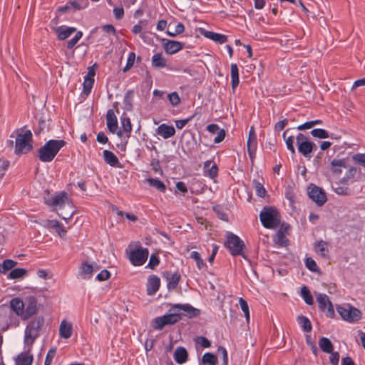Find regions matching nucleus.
<instances>
[{
  "label": "nucleus",
  "mask_w": 365,
  "mask_h": 365,
  "mask_svg": "<svg viewBox=\"0 0 365 365\" xmlns=\"http://www.w3.org/2000/svg\"><path fill=\"white\" fill-rule=\"evenodd\" d=\"M201 362L204 365H216L217 357L212 353L206 352L202 357Z\"/></svg>",
  "instance_id": "38"
},
{
  "label": "nucleus",
  "mask_w": 365,
  "mask_h": 365,
  "mask_svg": "<svg viewBox=\"0 0 365 365\" xmlns=\"http://www.w3.org/2000/svg\"><path fill=\"white\" fill-rule=\"evenodd\" d=\"M88 5V0H69L67 4L58 8V11L66 12L72 8L74 11H80L86 9Z\"/></svg>",
  "instance_id": "14"
},
{
  "label": "nucleus",
  "mask_w": 365,
  "mask_h": 365,
  "mask_svg": "<svg viewBox=\"0 0 365 365\" xmlns=\"http://www.w3.org/2000/svg\"><path fill=\"white\" fill-rule=\"evenodd\" d=\"M292 128H287L283 133L282 137L285 141L287 148L290 151L292 155L296 153L295 148H294V140H296V136L294 135H288L289 132Z\"/></svg>",
  "instance_id": "25"
},
{
  "label": "nucleus",
  "mask_w": 365,
  "mask_h": 365,
  "mask_svg": "<svg viewBox=\"0 0 365 365\" xmlns=\"http://www.w3.org/2000/svg\"><path fill=\"white\" fill-rule=\"evenodd\" d=\"M156 132L157 134L162 136L163 138L168 139L175 135V130L173 125L163 123L158 127Z\"/></svg>",
  "instance_id": "20"
},
{
  "label": "nucleus",
  "mask_w": 365,
  "mask_h": 365,
  "mask_svg": "<svg viewBox=\"0 0 365 365\" xmlns=\"http://www.w3.org/2000/svg\"><path fill=\"white\" fill-rule=\"evenodd\" d=\"M287 123H288V120L286 118L283 119L282 120L278 121L274 125L275 130L280 131V130H283L285 128V126L287 125Z\"/></svg>",
  "instance_id": "64"
},
{
  "label": "nucleus",
  "mask_w": 365,
  "mask_h": 365,
  "mask_svg": "<svg viewBox=\"0 0 365 365\" xmlns=\"http://www.w3.org/2000/svg\"><path fill=\"white\" fill-rule=\"evenodd\" d=\"M193 115L190 116V118H185V119H181V120H175V125L178 129H182L185 125L192 119Z\"/></svg>",
  "instance_id": "59"
},
{
  "label": "nucleus",
  "mask_w": 365,
  "mask_h": 365,
  "mask_svg": "<svg viewBox=\"0 0 365 365\" xmlns=\"http://www.w3.org/2000/svg\"><path fill=\"white\" fill-rule=\"evenodd\" d=\"M93 272V266L87 262H84L81 267V274L83 275V279H88L91 277Z\"/></svg>",
  "instance_id": "42"
},
{
  "label": "nucleus",
  "mask_w": 365,
  "mask_h": 365,
  "mask_svg": "<svg viewBox=\"0 0 365 365\" xmlns=\"http://www.w3.org/2000/svg\"><path fill=\"white\" fill-rule=\"evenodd\" d=\"M72 324L66 320L61 322L59 327V334L63 339H68L72 335Z\"/></svg>",
  "instance_id": "27"
},
{
  "label": "nucleus",
  "mask_w": 365,
  "mask_h": 365,
  "mask_svg": "<svg viewBox=\"0 0 365 365\" xmlns=\"http://www.w3.org/2000/svg\"><path fill=\"white\" fill-rule=\"evenodd\" d=\"M297 321L304 332H310L312 329V325L308 317L300 315L297 318Z\"/></svg>",
  "instance_id": "33"
},
{
  "label": "nucleus",
  "mask_w": 365,
  "mask_h": 365,
  "mask_svg": "<svg viewBox=\"0 0 365 365\" xmlns=\"http://www.w3.org/2000/svg\"><path fill=\"white\" fill-rule=\"evenodd\" d=\"M231 79H232V88L235 90L239 85V69L236 63H232L230 68Z\"/></svg>",
  "instance_id": "32"
},
{
  "label": "nucleus",
  "mask_w": 365,
  "mask_h": 365,
  "mask_svg": "<svg viewBox=\"0 0 365 365\" xmlns=\"http://www.w3.org/2000/svg\"><path fill=\"white\" fill-rule=\"evenodd\" d=\"M276 237L277 244H278L280 246H286L287 245L288 240L286 238L285 235L282 233V231H277Z\"/></svg>",
  "instance_id": "52"
},
{
  "label": "nucleus",
  "mask_w": 365,
  "mask_h": 365,
  "mask_svg": "<svg viewBox=\"0 0 365 365\" xmlns=\"http://www.w3.org/2000/svg\"><path fill=\"white\" fill-rule=\"evenodd\" d=\"M336 310L341 317L349 322H356L361 319V312L350 304L338 306Z\"/></svg>",
  "instance_id": "8"
},
{
  "label": "nucleus",
  "mask_w": 365,
  "mask_h": 365,
  "mask_svg": "<svg viewBox=\"0 0 365 365\" xmlns=\"http://www.w3.org/2000/svg\"><path fill=\"white\" fill-rule=\"evenodd\" d=\"M313 137L324 139L329 137V133L327 130L322 128H315L311 131Z\"/></svg>",
  "instance_id": "46"
},
{
  "label": "nucleus",
  "mask_w": 365,
  "mask_h": 365,
  "mask_svg": "<svg viewBox=\"0 0 365 365\" xmlns=\"http://www.w3.org/2000/svg\"><path fill=\"white\" fill-rule=\"evenodd\" d=\"M314 250L317 253L319 254L322 257L326 258L328 256L329 249L328 243L324 240H320L314 243Z\"/></svg>",
  "instance_id": "29"
},
{
  "label": "nucleus",
  "mask_w": 365,
  "mask_h": 365,
  "mask_svg": "<svg viewBox=\"0 0 365 365\" xmlns=\"http://www.w3.org/2000/svg\"><path fill=\"white\" fill-rule=\"evenodd\" d=\"M163 276L168 282L167 288L169 291H172L177 287L181 278L180 274L178 272L171 273L166 271L163 273Z\"/></svg>",
  "instance_id": "15"
},
{
  "label": "nucleus",
  "mask_w": 365,
  "mask_h": 365,
  "mask_svg": "<svg viewBox=\"0 0 365 365\" xmlns=\"http://www.w3.org/2000/svg\"><path fill=\"white\" fill-rule=\"evenodd\" d=\"M213 210L216 212L220 219L225 221L227 220V215L221 210V208L219 206L214 207Z\"/></svg>",
  "instance_id": "63"
},
{
  "label": "nucleus",
  "mask_w": 365,
  "mask_h": 365,
  "mask_svg": "<svg viewBox=\"0 0 365 365\" xmlns=\"http://www.w3.org/2000/svg\"><path fill=\"white\" fill-rule=\"evenodd\" d=\"M204 36L212 40L213 41L222 44L227 41V36L221 34H217L213 31H206Z\"/></svg>",
  "instance_id": "30"
},
{
  "label": "nucleus",
  "mask_w": 365,
  "mask_h": 365,
  "mask_svg": "<svg viewBox=\"0 0 365 365\" xmlns=\"http://www.w3.org/2000/svg\"><path fill=\"white\" fill-rule=\"evenodd\" d=\"M331 355L329 356V362L331 365H338L339 361L340 355L339 352H334L332 351L331 353H329Z\"/></svg>",
  "instance_id": "56"
},
{
  "label": "nucleus",
  "mask_w": 365,
  "mask_h": 365,
  "mask_svg": "<svg viewBox=\"0 0 365 365\" xmlns=\"http://www.w3.org/2000/svg\"><path fill=\"white\" fill-rule=\"evenodd\" d=\"M356 173L357 169L355 167H350L341 180V182L344 184L354 182Z\"/></svg>",
  "instance_id": "37"
},
{
  "label": "nucleus",
  "mask_w": 365,
  "mask_h": 365,
  "mask_svg": "<svg viewBox=\"0 0 365 365\" xmlns=\"http://www.w3.org/2000/svg\"><path fill=\"white\" fill-rule=\"evenodd\" d=\"M346 168L345 159H334L331 162V170L334 174H341L342 173V168Z\"/></svg>",
  "instance_id": "28"
},
{
  "label": "nucleus",
  "mask_w": 365,
  "mask_h": 365,
  "mask_svg": "<svg viewBox=\"0 0 365 365\" xmlns=\"http://www.w3.org/2000/svg\"><path fill=\"white\" fill-rule=\"evenodd\" d=\"M135 59V53L134 52L129 53L128 57L127 59V62H126V65L124 67V68L123 69V72H126L133 66Z\"/></svg>",
  "instance_id": "54"
},
{
  "label": "nucleus",
  "mask_w": 365,
  "mask_h": 365,
  "mask_svg": "<svg viewBox=\"0 0 365 365\" xmlns=\"http://www.w3.org/2000/svg\"><path fill=\"white\" fill-rule=\"evenodd\" d=\"M32 141V133L30 130L24 133H18L15 140V154L21 155L29 153L33 148Z\"/></svg>",
  "instance_id": "4"
},
{
  "label": "nucleus",
  "mask_w": 365,
  "mask_h": 365,
  "mask_svg": "<svg viewBox=\"0 0 365 365\" xmlns=\"http://www.w3.org/2000/svg\"><path fill=\"white\" fill-rule=\"evenodd\" d=\"M103 156L105 162L109 165L120 168H122L118 158L113 152L105 150L103 152Z\"/></svg>",
  "instance_id": "22"
},
{
  "label": "nucleus",
  "mask_w": 365,
  "mask_h": 365,
  "mask_svg": "<svg viewBox=\"0 0 365 365\" xmlns=\"http://www.w3.org/2000/svg\"><path fill=\"white\" fill-rule=\"evenodd\" d=\"M151 64L155 68H163L168 66L167 59L161 53H158L153 56Z\"/></svg>",
  "instance_id": "24"
},
{
  "label": "nucleus",
  "mask_w": 365,
  "mask_h": 365,
  "mask_svg": "<svg viewBox=\"0 0 365 365\" xmlns=\"http://www.w3.org/2000/svg\"><path fill=\"white\" fill-rule=\"evenodd\" d=\"M301 296L307 304L312 305L314 304L313 297L307 286H303L301 288Z\"/></svg>",
  "instance_id": "39"
},
{
  "label": "nucleus",
  "mask_w": 365,
  "mask_h": 365,
  "mask_svg": "<svg viewBox=\"0 0 365 365\" xmlns=\"http://www.w3.org/2000/svg\"><path fill=\"white\" fill-rule=\"evenodd\" d=\"M34 358L32 355L21 353L16 359V365H31Z\"/></svg>",
  "instance_id": "35"
},
{
  "label": "nucleus",
  "mask_w": 365,
  "mask_h": 365,
  "mask_svg": "<svg viewBox=\"0 0 365 365\" xmlns=\"http://www.w3.org/2000/svg\"><path fill=\"white\" fill-rule=\"evenodd\" d=\"M17 264L16 261L12 259H5L0 264V273H6L7 271L11 269Z\"/></svg>",
  "instance_id": "41"
},
{
  "label": "nucleus",
  "mask_w": 365,
  "mask_h": 365,
  "mask_svg": "<svg viewBox=\"0 0 365 365\" xmlns=\"http://www.w3.org/2000/svg\"><path fill=\"white\" fill-rule=\"evenodd\" d=\"M175 310L185 312V315L189 318L198 317L200 314V309L193 307L190 304H175L173 305L172 308L170 309V312Z\"/></svg>",
  "instance_id": "13"
},
{
  "label": "nucleus",
  "mask_w": 365,
  "mask_h": 365,
  "mask_svg": "<svg viewBox=\"0 0 365 365\" xmlns=\"http://www.w3.org/2000/svg\"><path fill=\"white\" fill-rule=\"evenodd\" d=\"M27 273V270L24 268H16L13 269L9 274L8 277L10 279H19L25 276Z\"/></svg>",
  "instance_id": "43"
},
{
  "label": "nucleus",
  "mask_w": 365,
  "mask_h": 365,
  "mask_svg": "<svg viewBox=\"0 0 365 365\" xmlns=\"http://www.w3.org/2000/svg\"><path fill=\"white\" fill-rule=\"evenodd\" d=\"M174 359L180 364H184L187 361L188 354L185 348L178 346L174 352Z\"/></svg>",
  "instance_id": "26"
},
{
  "label": "nucleus",
  "mask_w": 365,
  "mask_h": 365,
  "mask_svg": "<svg viewBox=\"0 0 365 365\" xmlns=\"http://www.w3.org/2000/svg\"><path fill=\"white\" fill-rule=\"evenodd\" d=\"M93 84H94V79L84 78V81L83 83V93L85 95L88 96L91 92V89L93 88Z\"/></svg>",
  "instance_id": "45"
},
{
  "label": "nucleus",
  "mask_w": 365,
  "mask_h": 365,
  "mask_svg": "<svg viewBox=\"0 0 365 365\" xmlns=\"http://www.w3.org/2000/svg\"><path fill=\"white\" fill-rule=\"evenodd\" d=\"M218 352L221 353L222 355V364L223 365H227L228 364V356L227 350L223 346H219L218 347Z\"/></svg>",
  "instance_id": "61"
},
{
  "label": "nucleus",
  "mask_w": 365,
  "mask_h": 365,
  "mask_svg": "<svg viewBox=\"0 0 365 365\" xmlns=\"http://www.w3.org/2000/svg\"><path fill=\"white\" fill-rule=\"evenodd\" d=\"M322 120H314L307 121V122L299 125L297 128V129L299 130H304L312 128L314 125H318V124H322Z\"/></svg>",
  "instance_id": "48"
},
{
  "label": "nucleus",
  "mask_w": 365,
  "mask_h": 365,
  "mask_svg": "<svg viewBox=\"0 0 365 365\" xmlns=\"http://www.w3.org/2000/svg\"><path fill=\"white\" fill-rule=\"evenodd\" d=\"M305 264L307 269L313 272H319V269L316 262L311 257H307L305 260Z\"/></svg>",
  "instance_id": "49"
},
{
  "label": "nucleus",
  "mask_w": 365,
  "mask_h": 365,
  "mask_svg": "<svg viewBox=\"0 0 365 365\" xmlns=\"http://www.w3.org/2000/svg\"><path fill=\"white\" fill-rule=\"evenodd\" d=\"M106 123L108 130L115 133L118 128V120L112 109H109L106 114Z\"/></svg>",
  "instance_id": "21"
},
{
  "label": "nucleus",
  "mask_w": 365,
  "mask_h": 365,
  "mask_svg": "<svg viewBox=\"0 0 365 365\" xmlns=\"http://www.w3.org/2000/svg\"><path fill=\"white\" fill-rule=\"evenodd\" d=\"M76 31L74 27L58 26L55 29L58 36V39L63 41L68 38L73 33Z\"/></svg>",
  "instance_id": "23"
},
{
  "label": "nucleus",
  "mask_w": 365,
  "mask_h": 365,
  "mask_svg": "<svg viewBox=\"0 0 365 365\" xmlns=\"http://www.w3.org/2000/svg\"><path fill=\"white\" fill-rule=\"evenodd\" d=\"M307 194L309 197L319 207L324 205L327 200L324 190L314 184H310L307 187Z\"/></svg>",
  "instance_id": "9"
},
{
  "label": "nucleus",
  "mask_w": 365,
  "mask_h": 365,
  "mask_svg": "<svg viewBox=\"0 0 365 365\" xmlns=\"http://www.w3.org/2000/svg\"><path fill=\"white\" fill-rule=\"evenodd\" d=\"M259 219L265 228L275 229L280 224L281 215L274 207L265 206L260 212Z\"/></svg>",
  "instance_id": "3"
},
{
  "label": "nucleus",
  "mask_w": 365,
  "mask_h": 365,
  "mask_svg": "<svg viewBox=\"0 0 365 365\" xmlns=\"http://www.w3.org/2000/svg\"><path fill=\"white\" fill-rule=\"evenodd\" d=\"M146 181L149 184L150 186L155 187L156 190L161 192H165L166 190V185L165 183L158 180V178H148L146 179Z\"/></svg>",
  "instance_id": "36"
},
{
  "label": "nucleus",
  "mask_w": 365,
  "mask_h": 365,
  "mask_svg": "<svg viewBox=\"0 0 365 365\" xmlns=\"http://www.w3.org/2000/svg\"><path fill=\"white\" fill-rule=\"evenodd\" d=\"M65 145L63 140H49L38 149L37 158L41 162L50 163Z\"/></svg>",
  "instance_id": "1"
},
{
  "label": "nucleus",
  "mask_w": 365,
  "mask_h": 365,
  "mask_svg": "<svg viewBox=\"0 0 365 365\" xmlns=\"http://www.w3.org/2000/svg\"><path fill=\"white\" fill-rule=\"evenodd\" d=\"M67 198L68 194L65 191H62L53 197L51 201H46V204L50 206L62 208L64 207Z\"/></svg>",
  "instance_id": "19"
},
{
  "label": "nucleus",
  "mask_w": 365,
  "mask_h": 365,
  "mask_svg": "<svg viewBox=\"0 0 365 365\" xmlns=\"http://www.w3.org/2000/svg\"><path fill=\"white\" fill-rule=\"evenodd\" d=\"M148 257V249L140 247L130 252L129 259L134 266H141L146 262Z\"/></svg>",
  "instance_id": "10"
},
{
  "label": "nucleus",
  "mask_w": 365,
  "mask_h": 365,
  "mask_svg": "<svg viewBox=\"0 0 365 365\" xmlns=\"http://www.w3.org/2000/svg\"><path fill=\"white\" fill-rule=\"evenodd\" d=\"M134 91L129 90L128 91L124 96L123 98V108L125 110L131 111L133 108V101L134 97Z\"/></svg>",
  "instance_id": "31"
},
{
  "label": "nucleus",
  "mask_w": 365,
  "mask_h": 365,
  "mask_svg": "<svg viewBox=\"0 0 365 365\" xmlns=\"http://www.w3.org/2000/svg\"><path fill=\"white\" fill-rule=\"evenodd\" d=\"M217 136L214 139L215 143H221L225 138V131L224 129H220L218 132H217Z\"/></svg>",
  "instance_id": "62"
},
{
  "label": "nucleus",
  "mask_w": 365,
  "mask_h": 365,
  "mask_svg": "<svg viewBox=\"0 0 365 365\" xmlns=\"http://www.w3.org/2000/svg\"><path fill=\"white\" fill-rule=\"evenodd\" d=\"M9 165V162L8 160H0V181L5 175L6 170H7Z\"/></svg>",
  "instance_id": "58"
},
{
  "label": "nucleus",
  "mask_w": 365,
  "mask_h": 365,
  "mask_svg": "<svg viewBox=\"0 0 365 365\" xmlns=\"http://www.w3.org/2000/svg\"><path fill=\"white\" fill-rule=\"evenodd\" d=\"M254 184L257 195L260 197H264L267 192L263 185L256 180H254Z\"/></svg>",
  "instance_id": "51"
},
{
  "label": "nucleus",
  "mask_w": 365,
  "mask_h": 365,
  "mask_svg": "<svg viewBox=\"0 0 365 365\" xmlns=\"http://www.w3.org/2000/svg\"><path fill=\"white\" fill-rule=\"evenodd\" d=\"M44 324V319L37 317L31 319L27 324L24 331V344L31 346L35 340L40 336L41 328Z\"/></svg>",
  "instance_id": "2"
},
{
  "label": "nucleus",
  "mask_w": 365,
  "mask_h": 365,
  "mask_svg": "<svg viewBox=\"0 0 365 365\" xmlns=\"http://www.w3.org/2000/svg\"><path fill=\"white\" fill-rule=\"evenodd\" d=\"M296 145L298 152L305 158H310V154L317 148L316 144L309 140V137L302 133L296 135Z\"/></svg>",
  "instance_id": "6"
},
{
  "label": "nucleus",
  "mask_w": 365,
  "mask_h": 365,
  "mask_svg": "<svg viewBox=\"0 0 365 365\" xmlns=\"http://www.w3.org/2000/svg\"><path fill=\"white\" fill-rule=\"evenodd\" d=\"M110 275V274L108 270L103 269L99 274H98L96 279L101 282L105 281L109 279Z\"/></svg>",
  "instance_id": "60"
},
{
  "label": "nucleus",
  "mask_w": 365,
  "mask_h": 365,
  "mask_svg": "<svg viewBox=\"0 0 365 365\" xmlns=\"http://www.w3.org/2000/svg\"><path fill=\"white\" fill-rule=\"evenodd\" d=\"M353 160L365 168V154L357 153L353 155Z\"/></svg>",
  "instance_id": "55"
},
{
  "label": "nucleus",
  "mask_w": 365,
  "mask_h": 365,
  "mask_svg": "<svg viewBox=\"0 0 365 365\" xmlns=\"http://www.w3.org/2000/svg\"><path fill=\"white\" fill-rule=\"evenodd\" d=\"M163 48L168 54H174L182 48V43L173 40L163 39Z\"/></svg>",
  "instance_id": "18"
},
{
  "label": "nucleus",
  "mask_w": 365,
  "mask_h": 365,
  "mask_svg": "<svg viewBox=\"0 0 365 365\" xmlns=\"http://www.w3.org/2000/svg\"><path fill=\"white\" fill-rule=\"evenodd\" d=\"M210 165V161H206L204 165V170L205 172H207V175L210 178L214 179L217 176L218 168L215 164H214L211 168H209Z\"/></svg>",
  "instance_id": "40"
},
{
  "label": "nucleus",
  "mask_w": 365,
  "mask_h": 365,
  "mask_svg": "<svg viewBox=\"0 0 365 365\" xmlns=\"http://www.w3.org/2000/svg\"><path fill=\"white\" fill-rule=\"evenodd\" d=\"M24 304V320L28 319L34 315L37 311V299L34 296H29L26 297Z\"/></svg>",
  "instance_id": "12"
},
{
  "label": "nucleus",
  "mask_w": 365,
  "mask_h": 365,
  "mask_svg": "<svg viewBox=\"0 0 365 365\" xmlns=\"http://www.w3.org/2000/svg\"><path fill=\"white\" fill-rule=\"evenodd\" d=\"M122 128L124 132L130 133L132 130V124L130 118L126 116V114L124 113L120 118Z\"/></svg>",
  "instance_id": "44"
},
{
  "label": "nucleus",
  "mask_w": 365,
  "mask_h": 365,
  "mask_svg": "<svg viewBox=\"0 0 365 365\" xmlns=\"http://www.w3.org/2000/svg\"><path fill=\"white\" fill-rule=\"evenodd\" d=\"M56 347H52L49 349L45 359L44 365H51L53 358L56 356Z\"/></svg>",
  "instance_id": "53"
},
{
  "label": "nucleus",
  "mask_w": 365,
  "mask_h": 365,
  "mask_svg": "<svg viewBox=\"0 0 365 365\" xmlns=\"http://www.w3.org/2000/svg\"><path fill=\"white\" fill-rule=\"evenodd\" d=\"M160 286V279L156 275H150L148 279L146 285L147 294L149 296L154 295L159 289Z\"/></svg>",
  "instance_id": "16"
},
{
  "label": "nucleus",
  "mask_w": 365,
  "mask_h": 365,
  "mask_svg": "<svg viewBox=\"0 0 365 365\" xmlns=\"http://www.w3.org/2000/svg\"><path fill=\"white\" fill-rule=\"evenodd\" d=\"M319 346L320 349L325 353H331L334 350V346L331 341L324 336L319 339Z\"/></svg>",
  "instance_id": "34"
},
{
  "label": "nucleus",
  "mask_w": 365,
  "mask_h": 365,
  "mask_svg": "<svg viewBox=\"0 0 365 365\" xmlns=\"http://www.w3.org/2000/svg\"><path fill=\"white\" fill-rule=\"evenodd\" d=\"M190 258L195 261L197 267L199 269H201L205 265L203 259L201 258L200 253L196 251H192L190 253Z\"/></svg>",
  "instance_id": "47"
},
{
  "label": "nucleus",
  "mask_w": 365,
  "mask_h": 365,
  "mask_svg": "<svg viewBox=\"0 0 365 365\" xmlns=\"http://www.w3.org/2000/svg\"><path fill=\"white\" fill-rule=\"evenodd\" d=\"M160 263V260L158 256L152 255L150 257V260L148 264L150 269H153Z\"/></svg>",
  "instance_id": "57"
},
{
  "label": "nucleus",
  "mask_w": 365,
  "mask_h": 365,
  "mask_svg": "<svg viewBox=\"0 0 365 365\" xmlns=\"http://www.w3.org/2000/svg\"><path fill=\"white\" fill-rule=\"evenodd\" d=\"M24 302L20 298L16 297L10 301L11 309L19 317L24 320Z\"/></svg>",
  "instance_id": "17"
},
{
  "label": "nucleus",
  "mask_w": 365,
  "mask_h": 365,
  "mask_svg": "<svg viewBox=\"0 0 365 365\" xmlns=\"http://www.w3.org/2000/svg\"><path fill=\"white\" fill-rule=\"evenodd\" d=\"M167 98L170 104L173 106H175L180 103L179 94L175 91L168 94Z\"/></svg>",
  "instance_id": "50"
},
{
  "label": "nucleus",
  "mask_w": 365,
  "mask_h": 365,
  "mask_svg": "<svg viewBox=\"0 0 365 365\" xmlns=\"http://www.w3.org/2000/svg\"><path fill=\"white\" fill-rule=\"evenodd\" d=\"M319 308L325 312L327 317L333 318L335 315L333 305L326 294H319L317 297Z\"/></svg>",
  "instance_id": "11"
},
{
  "label": "nucleus",
  "mask_w": 365,
  "mask_h": 365,
  "mask_svg": "<svg viewBox=\"0 0 365 365\" xmlns=\"http://www.w3.org/2000/svg\"><path fill=\"white\" fill-rule=\"evenodd\" d=\"M224 246L229 250L232 256H242L245 257L243 250L245 245L242 240L232 232L226 233V240Z\"/></svg>",
  "instance_id": "5"
},
{
  "label": "nucleus",
  "mask_w": 365,
  "mask_h": 365,
  "mask_svg": "<svg viewBox=\"0 0 365 365\" xmlns=\"http://www.w3.org/2000/svg\"><path fill=\"white\" fill-rule=\"evenodd\" d=\"M180 313H170L161 317H155L152 322V325L155 330H162L167 325H173L181 320Z\"/></svg>",
  "instance_id": "7"
}]
</instances>
